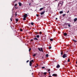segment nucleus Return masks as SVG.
Masks as SVG:
<instances>
[{"label": "nucleus", "mask_w": 77, "mask_h": 77, "mask_svg": "<svg viewBox=\"0 0 77 77\" xmlns=\"http://www.w3.org/2000/svg\"><path fill=\"white\" fill-rule=\"evenodd\" d=\"M63 2L62 1H60L59 2V3L58 5V7L59 6V5H61L60 6V7H62V5H63Z\"/></svg>", "instance_id": "nucleus-1"}, {"label": "nucleus", "mask_w": 77, "mask_h": 77, "mask_svg": "<svg viewBox=\"0 0 77 77\" xmlns=\"http://www.w3.org/2000/svg\"><path fill=\"white\" fill-rule=\"evenodd\" d=\"M27 15H28V14H25V15H24V18L23 19V20H26V18H27Z\"/></svg>", "instance_id": "nucleus-2"}, {"label": "nucleus", "mask_w": 77, "mask_h": 77, "mask_svg": "<svg viewBox=\"0 0 77 77\" xmlns=\"http://www.w3.org/2000/svg\"><path fill=\"white\" fill-rule=\"evenodd\" d=\"M66 57H67V54H64L63 56V58H65Z\"/></svg>", "instance_id": "nucleus-3"}, {"label": "nucleus", "mask_w": 77, "mask_h": 77, "mask_svg": "<svg viewBox=\"0 0 77 77\" xmlns=\"http://www.w3.org/2000/svg\"><path fill=\"white\" fill-rule=\"evenodd\" d=\"M52 76H54V77H57V74H54L52 75Z\"/></svg>", "instance_id": "nucleus-4"}, {"label": "nucleus", "mask_w": 77, "mask_h": 77, "mask_svg": "<svg viewBox=\"0 0 77 77\" xmlns=\"http://www.w3.org/2000/svg\"><path fill=\"white\" fill-rule=\"evenodd\" d=\"M32 63L31 61H30L29 62V66H32Z\"/></svg>", "instance_id": "nucleus-5"}, {"label": "nucleus", "mask_w": 77, "mask_h": 77, "mask_svg": "<svg viewBox=\"0 0 77 77\" xmlns=\"http://www.w3.org/2000/svg\"><path fill=\"white\" fill-rule=\"evenodd\" d=\"M44 13H45V11L41 12L40 13V14H41V15H43V14H44Z\"/></svg>", "instance_id": "nucleus-6"}, {"label": "nucleus", "mask_w": 77, "mask_h": 77, "mask_svg": "<svg viewBox=\"0 0 77 77\" xmlns=\"http://www.w3.org/2000/svg\"><path fill=\"white\" fill-rule=\"evenodd\" d=\"M57 68H60V65H58L57 66Z\"/></svg>", "instance_id": "nucleus-7"}, {"label": "nucleus", "mask_w": 77, "mask_h": 77, "mask_svg": "<svg viewBox=\"0 0 77 77\" xmlns=\"http://www.w3.org/2000/svg\"><path fill=\"white\" fill-rule=\"evenodd\" d=\"M18 4H19V6H21V5H22V4L20 2H19Z\"/></svg>", "instance_id": "nucleus-8"}, {"label": "nucleus", "mask_w": 77, "mask_h": 77, "mask_svg": "<svg viewBox=\"0 0 77 77\" xmlns=\"http://www.w3.org/2000/svg\"><path fill=\"white\" fill-rule=\"evenodd\" d=\"M59 13L60 14H63V11H60L59 12Z\"/></svg>", "instance_id": "nucleus-9"}, {"label": "nucleus", "mask_w": 77, "mask_h": 77, "mask_svg": "<svg viewBox=\"0 0 77 77\" xmlns=\"http://www.w3.org/2000/svg\"><path fill=\"white\" fill-rule=\"evenodd\" d=\"M77 20V18H76L74 19V22H75Z\"/></svg>", "instance_id": "nucleus-10"}, {"label": "nucleus", "mask_w": 77, "mask_h": 77, "mask_svg": "<svg viewBox=\"0 0 77 77\" xmlns=\"http://www.w3.org/2000/svg\"><path fill=\"white\" fill-rule=\"evenodd\" d=\"M68 24H69V23H65V26H68Z\"/></svg>", "instance_id": "nucleus-11"}, {"label": "nucleus", "mask_w": 77, "mask_h": 77, "mask_svg": "<svg viewBox=\"0 0 77 77\" xmlns=\"http://www.w3.org/2000/svg\"><path fill=\"white\" fill-rule=\"evenodd\" d=\"M70 61V59L69 58H68V62H69Z\"/></svg>", "instance_id": "nucleus-12"}, {"label": "nucleus", "mask_w": 77, "mask_h": 77, "mask_svg": "<svg viewBox=\"0 0 77 77\" xmlns=\"http://www.w3.org/2000/svg\"><path fill=\"white\" fill-rule=\"evenodd\" d=\"M64 36H66V35H67V34L66 33H64Z\"/></svg>", "instance_id": "nucleus-13"}, {"label": "nucleus", "mask_w": 77, "mask_h": 77, "mask_svg": "<svg viewBox=\"0 0 77 77\" xmlns=\"http://www.w3.org/2000/svg\"><path fill=\"white\" fill-rule=\"evenodd\" d=\"M72 41H74V42H77V41L75 40L74 39L72 40Z\"/></svg>", "instance_id": "nucleus-14"}, {"label": "nucleus", "mask_w": 77, "mask_h": 77, "mask_svg": "<svg viewBox=\"0 0 77 77\" xmlns=\"http://www.w3.org/2000/svg\"><path fill=\"white\" fill-rule=\"evenodd\" d=\"M36 37L38 38H39V35H38L36 36Z\"/></svg>", "instance_id": "nucleus-15"}, {"label": "nucleus", "mask_w": 77, "mask_h": 77, "mask_svg": "<svg viewBox=\"0 0 77 77\" xmlns=\"http://www.w3.org/2000/svg\"><path fill=\"white\" fill-rule=\"evenodd\" d=\"M34 40H38V38H34Z\"/></svg>", "instance_id": "nucleus-16"}, {"label": "nucleus", "mask_w": 77, "mask_h": 77, "mask_svg": "<svg viewBox=\"0 0 77 77\" xmlns=\"http://www.w3.org/2000/svg\"><path fill=\"white\" fill-rule=\"evenodd\" d=\"M41 51H42V52H43V50H42V48H41Z\"/></svg>", "instance_id": "nucleus-17"}, {"label": "nucleus", "mask_w": 77, "mask_h": 77, "mask_svg": "<svg viewBox=\"0 0 77 77\" xmlns=\"http://www.w3.org/2000/svg\"><path fill=\"white\" fill-rule=\"evenodd\" d=\"M46 57H48V54H47L46 55Z\"/></svg>", "instance_id": "nucleus-18"}, {"label": "nucleus", "mask_w": 77, "mask_h": 77, "mask_svg": "<svg viewBox=\"0 0 77 77\" xmlns=\"http://www.w3.org/2000/svg\"><path fill=\"white\" fill-rule=\"evenodd\" d=\"M43 9H44V8H40V11H42V10Z\"/></svg>", "instance_id": "nucleus-19"}, {"label": "nucleus", "mask_w": 77, "mask_h": 77, "mask_svg": "<svg viewBox=\"0 0 77 77\" xmlns=\"http://www.w3.org/2000/svg\"><path fill=\"white\" fill-rule=\"evenodd\" d=\"M16 21L17 22H18V19H16Z\"/></svg>", "instance_id": "nucleus-20"}, {"label": "nucleus", "mask_w": 77, "mask_h": 77, "mask_svg": "<svg viewBox=\"0 0 77 77\" xmlns=\"http://www.w3.org/2000/svg\"><path fill=\"white\" fill-rule=\"evenodd\" d=\"M53 40V38H51L50 39V41H52Z\"/></svg>", "instance_id": "nucleus-21"}, {"label": "nucleus", "mask_w": 77, "mask_h": 77, "mask_svg": "<svg viewBox=\"0 0 77 77\" xmlns=\"http://www.w3.org/2000/svg\"><path fill=\"white\" fill-rule=\"evenodd\" d=\"M31 25H32V26H33V22H32L31 23Z\"/></svg>", "instance_id": "nucleus-22"}, {"label": "nucleus", "mask_w": 77, "mask_h": 77, "mask_svg": "<svg viewBox=\"0 0 77 77\" xmlns=\"http://www.w3.org/2000/svg\"><path fill=\"white\" fill-rule=\"evenodd\" d=\"M65 15H66V14H63V17H64V16H65Z\"/></svg>", "instance_id": "nucleus-23"}, {"label": "nucleus", "mask_w": 77, "mask_h": 77, "mask_svg": "<svg viewBox=\"0 0 77 77\" xmlns=\"http://www.w3.org/2000/svg\"><path fill=\"white\" fill-rule=\"evenodd\" d=\"M63 53L62 52H61V55H63Z\"/></svg>", "instance_id": "nucleus-24"}, {"label": "nucleus", "mask_w": 77, "mask_h": 77, "mask_svg": "<svg viewBox=\"0 0 77 77\" xmlns=\"http://www.w3.org/2000/svg\"><path fill=\"white\" fill-rule=\"evenodd\" d=\"M17 12H16L15 13V17H17Z\"/></svg>", "instance_id": "nucleus-25"}, {"label": "nucleus", "mask_w": 77, "mask_h": 77, "mask_svg": "<svg viewBox=\"0 0 77 77\" xmlns=\"http://www.w3.org/2000/svg\"><path fill=\"white\" fill-rule=\"evenodd\" d=\"M68 26L69 27H71V25L70 24H69H69H68Z\"/></svg>", "instance_id": "nucleus-26"}, {"label": "nucleus", "mask_w": 77, "mask_h": 77, "mask_svg": "<svg viewBox=\"0 0 77 77\" xmlns=\"http://www.w3.org/2000/svg\"><path fill=\"white\" fill-rule=\"evenodd\" d=\"M20 30L21 32H23V29H20Z\"/></svg>", "instance_id": "nucleus-27"}, {"label": "nucleus", "mask_w": 77, "mask_h": 77, "mask_svg": "<svg viewBox=\"0 0 77 77\" xmlns=\"http://www.w3.org/2000/svg\"><path fill=\"white\" fill-rule=\"evenodd\" d=\"M31 50V48H29V51L30 52V51Z\"/></svg>", "instance_id": "nucleus-28"}, {"label": "nucleus", "mask_w": 77, "mask_h": 77, "mask_svg": "<svg viewBox=\"0 0 77 77\" xmlns=\"http://www.w3.org/2000/svg\"><path fill=\"white\" fill-rule=\"evenodd\" d=\"M38 50H39L40 51H41V49H40V48H38Z\"/></svg>", "instance_id": "nucleus-29"}, {"label": "nucleus", "mask_w": 77, "mask_h": 77, "mask_svg": "<svg viewBox=\"0 0 77 77\" xmlns=\"http://www.w3.org/2000/svg\"><path fill=\"white\" fill-rule=\"evenodd\" d=\"M17 6V4H15L14 6Z\"/></svg>", "instance_id": "nucleus-30"}, {"label": "nucleus", "mask_w": 77, "mask_h": 77, "mask_svg": "<svg viewBox=\"0 0 77 77\" xmlns=\"http://www.w3.org/2000/svg\"><path fill=\"white\" fill-rule=\"evenodd\" d=\"M42 69H44L45 68V67H42Z\"/></svg>", "instance_id": "nucleus-31"}, {"label": "nucleus", "mask_w": 77, "mask_h": 77, "mask_svg": "<svg viewBox=\"0 0 77 77\" xmlns=\"http://www.w3.org/2000/svg\"><path fill=\"white\" fill-rule=\"evenodd\" d=\"M47 73H46V72H45L44 73V75H46V74Z\"/></svg>", "instance_id": "nucleus-32"}, {"label": "nucleus", "mask_w": 77, "mask_h": 77, "mask_svg": "<svg viewBox=\"0 0 77 77\" xmlns=\"http://www.w3.org/2000/svg\"><path fill=\"white\" fill-rule=\"evenodd\" d=\"M10 20L11 21H12V18H10Z\"/></svg>", "instance_id": "nucleus-33"}, {"label": "nucleus", "mask_w": 77, "mask_h": 77, "mask_svg": "<svg viewBox=\"0 0 77 77\" xmlns=\"http://www.w3.org/2000/svg\"><path fill=\"white\" fill-rule=\"evenodd\" d=\"M29 62V60H28L26 61V63H28V62Z\"/></svg>", "instance_id": "nucleus-34"}, {"label": "nucleus", "mask_w": 77, "mask_h": 77, "mask_svg": "<svg viewBox=\"0 0 77 77\" xmlns=\"http://www.w3.org/2000/svg\"><path fill=\"white\" fill-rule=\"evenodd\" d=\"M33 56H36V54H35L33 55Z\"/></svg>", "instance_id": "nucleus-35"}, {"label": "nucleus", "mask_w": 77, "mask_h": 77, "mask_svg": "<svg viewBox=\"0 0 77 77\" xmlns=\"http://www.w3.org/2000/svg\"><path fill=\"white\" fill-rule=\"evenodd\" d=\"M31 62H34L33 60H31Z\"/></svg>", "instance_id": "nucleus-36"}, {"label": "nucleus", "mask_w": 77, "mask_h": 77, "mask_svg": "<svg viewBox=\"0 0 77 77\" xmlns=\"http://www.w3.org/2000/svg\"><path fill=\"white\" fill-rule=\"evenodd\" d=\"M35 34L36 35H38V32H35Z\"/></svg>", "instance_id": "nucleus-37"}, {"label": "nucleus", "mask_w": 77, "mask_h": 77, "mask_svg": "<svg viewBox=\"0 0 77 77\" xmlns=\"http://www.w3.org/2000/svg\"><path fill=\"white\" fill-rule=\"evenodd\" d=\"M49 49H51V47H49Z\"/></svg>", "instance_id": "nucleus-38"}, {"label": "nucleus", "mask_w": 77, "mask_h": 77, "mask_svg": "<svg viewBox=\"0 0 77 77\" xmlns=\"http://www.w3.org/2000/svg\"><path fill=\"white\" fill-rule=\"evenodd\" d=\"M36 16L37 17H38V16H39V15H38V14H36Z\"/></svg>", "instance_id": "nucleus-39"}, {"label": "nucleus", "mask_w": 77, "mask_h": 77, "mask_svg": "<svg viewBox=\"0 0 77 77\" xmlns=\"http://www.w3.org/2000/svg\"><path fill=\"white\" fill-rule=\"evenodd\" d=\"M39 33H40V34H41V33H42V32H40Z\"/></svg>", "instance_id": "nucleus-40"}, {"label": "nucleus", "mask_w": 77, "mask_h": 77, "mask_svg": "<svg viewBox=\"0 0 77 77\" xmlns=\"http://www.w3.org/2000/svg\"><path fill=\"white\" fill-rule=\"evenodd\" d=\"M33 41V39H31V41Z\"/></svg>", "instance_id": "nucleus-41"}, {"label": "nucleus", "mask_w": 77, "mask_h": 77, "mask_svg": "<svg viewBox=\"0 0 77 77\" xmlns=\"http://www.w3.org/2000/svg\"><path fill=\"white\" fill-rule=\"evenodd\" d=\"M48 73H49V75H50V72H49Z\"/></svg>", "instance_id": "nucleus-42"}, {"label": "nucleus", "mask_w": 77, "mask_h": 77, "mask_svg": "<svg viewBox=\"0 0 77 77\" xmlns=\"http://www.w3.org/2000/svg\"><path fill=\"white\" fill-rule=\"evenodd\" d=\"M50 71V69H49L48 70V71Z\"/></svg>", "instance_id": "nucleus-43"}, {"label": "nucleus", "mask_w": 77, "mask_h": 77, "mask_svg": "<svg viewBox=\"0 0 77 77\" xmlns=\"http://www.w3.org/2000/svg\"><path fill=\"white\" fill-rule=\"evenodd\" d=\"M37 66H35V68H36V67H37V66H38V64H37Z\"/></svg>", "instance_id": "nucleus-44"}, {"label": "nucleus", "mask_w": 77, "mask_h": 77, "mask_svg": "<svg viewBox=\"0 0 77 77\" xmlns=\"http://www.w3.org/2000/svg\"><path fill=\"white\" fill-rule=\"evenodd\" d=\"M69 12V10L67 11V14H68V13Z\"/></svg>", "instance_id": "nucleus-45"}, {"label": "nucleus", "mask_w": 77, "mask_h": 77, "mask_svg": "<svg viewBox=\"0 0 77 77\" xmlns=\"http://www.w3.org/2000/svg\"><path fill=\"white\" fill-rule=\"evenodd\" d=\"M41 75H42V74H43V73H42L41 74Z\"/></svg>", "instance_id": "nucleus-46"}, {"label": "nucleus", "mask_w": 77, "mask_h": 77, "mask_svg": "<svg viewBox=\"0 0 77 77\" xmlns=\"http://www.w3.org/2000/svg\"><path fill=\"white\" fill-rule=\"evenodd\" d=\"M17 0H15V1H14V2H16V1H17Z\"/></svg>", "instance_id": "nucleus-47"}, {"label": "nucleus", "mask_w": 77, "mask_h": 77, "mask_svg": "<svg viewBox=\"0 0 77 77\" xmlns=\"http://www.w3.org/2000/svg\"><path fill=\"white\" fill-rule=\"evenodd\" d=\"M51 75H49V77H51Z\"/></svg>", "instance_id": "nucleus-48"}, {"label": "nucleus", "mask_w": 77, "mask_h": 77, "mask_svg": "<svg viewBox=\"0 0 77 77\" xmlns=\"http://www.w3.org/2000/svg\"><path fill=\"white\" fill-rule=\"evenodd\" d=\"M15 8H16V9H17V8H18V7H15Z\"/></svg>", "instance_id": "nucleus-49"}, {"label": "nucleus", "mask_w": 77, "mask_h": 77, "mask_svg": "<svg viewBox=\"0 0 77 77\" xmlns=\"http://www.w3.org/2000/svg\"><path fill=\"white\" fill-rule=\"evenodd\" d=\"M56 20H57V18H56Z\"/></svg>", "instance_id": "nucleus-50"}, {"label": "nucleus", "mask_w": 77, "mask_h": 77, "mask_svg": "<svg viewBox=\"0 0 77 77\" xmlns=\"http://www.w3.org/2000/svg\"><path fill=\"white\" fill-rule=\"evenodd\" d=\"M65 28H67V27H65Z\"/></svg>", "instance_id": "nucleus-51"}, {"label": "nucleus", "mask_w": 77, "mask_h": 77, "mask_svg": "<svg viewBox=\"0 0 77 77\" xmlns=\"http://www.w3.org/2000/svg\"><path fill=\"white\" fill-rule=\"evenodd\" d=\"M58 0H55V1H57Z\"/></svg>", "instance_id": "nucleus-52"}, {"label": "nucleus", "mask_w": 77, "mask_h": 77, "mask_svg": "<svg viewBox=\"0 0 77 77\" xmlns=\"http://www.w3.org/2000/svg\"><path fill=\"white\" fill-rule=\"evenodd\" d=\"M33 0H31L32 1H33Z\"/></svg>", "instance_id": "nucleus-53"}, {"label": "nucleus", "mask_w": 77, "mask_h": 77, "mask_svg": "<svg viewBox=\"0 0 77 77\" xmlns=\"http://www.w3.org/2000/svg\"><path fill=\"white\" fill-rule=\"evenodd\" d=\"M32 74H33V73H32Z\"/></svg>", "instance_id": "nucleus-54"}]
</instances>
